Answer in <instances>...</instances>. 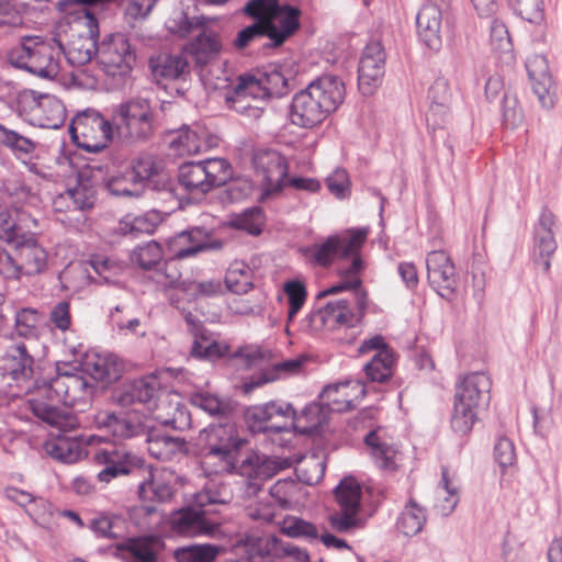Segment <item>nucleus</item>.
<instances>
[{
	"label": "nucleus",
	"mask_w": 562,
	"mask_h": 562,
	"mask_svg": "<svg viewBox=\"0 0 562 562\" xmlns=\"http://www.w3.org/2000/svg\"><path fill=\"white\" fill-rule=\"evenodd\" d=\"M252 91L257 92L263 102L270 98H280L289 92V78L279 67H270L257 76L245 75Z\"/></svg>",
	"instance_id": "obj_31"
},
{
	"label": "nucleus",
	"mask_w": 562,
	"mask_h": 562,
	"mask_svg": "<svg viewBox=\"0 0 562 562\" xmlns=\"http://www.w3.org/2000/svg\"><path fill=\"white\" fill-rule=\"evenodd\" d=\"M243 11L256 19V22L270 23L278 31H283V25L289 19L295 23V31L300 26V10L288 4L280 5L279 0H249Z\"/></svg>",
	"instance_id": "obj_21"
},
{
	"label": "nucleus",
	"mask_w": 562,
	"mask_h": 562,
	"mask_svg": "<svg viewBox=\"0 0 562 562\" xmlns=\"http://www.w3.org/2000/svg\"><path fill=\"white\" fill-rule=\"evenodd\" d=\"M225 284L236 294H245L252 288V272L244 261H234L226 271Z\"/></svg>",
	"instance_id": "obj_49"
},
{
	"label": "nucleus",
	"mask_w": 562,
	"mask_h": 562,
	"mask_svg": "<svg viewBox=\"0 0 562 562\" xmlns=\"http://www.w3.org/2000/svg\"><path fill=\"white\" fill-rule=\"evenodd\" d=\"M281 531L292 538H303L306 540H316L318 538L317 528L296 516H288L281 522Z\"/></svg>",
	"instance_id": "obj_59"
},
{
	"label": "nucleus",
	"mask_w": 562,
	"mask_h": 562,
	"mask_svg": "<svg viewBox=\"0 0 562 562\" xmlns=\"http://www.w3.org/2000/svg\"><path fill=\"white\" fill-rule=\"evenodd\" d=\"M155 109L147 98H131L112 111V123L117 138L127 145L144 144L155 133Z\"/></svg>",
	"instance_id": "obj_6"
},
{
	"label": "nucleus",
	"mask_w": 562,
	"mask_h": 562,
	"mask_svg": "<svg viewBox=\"0 0 562 562\" xmlns=\"http://www.w3.org/2000/svg\"><path fill=\"white\" fill-rule=\"evenodd\" d=\"M63 45L55 38L24 35L9 49L8 63L43 79H55L60 70Z\"/></svg>",
	"instance_id": "obj_5"
},
{
	"label": "nucleus",
	"mask_w": 562,
	"mask_h": 562,
	"mask_svg": "<svg viewBox=\"0 0 562 562\" xmlns=\"http://www.w3.org/2000/svg\"><path fill=\"white\" fill-rule=\"evenodd\" d=\"M295 32V23L289 19L283 25V31H278L270 23L255 22L237 33L234 40V46L237 49H244L256 41L268 37L269 42L262 45L263 48H274L281 46Z\"/></svg>",
	"instance_id": "obj_23"
},
{
	"label": "nucleus",
	"mask_w": 562,
	"mask_h": 562,
	"mask_svg": "<svg viewBox=\"0 0 562 562\" xmlns=\"http://www.w3.org/2000/svg\"><path fill=\"white\" fill-rule=\"evenodd\" d=\"M362 267H363V263H362L361 257L356 256L351 260V263L349 266L341 267L339 269V274L342 277V280L339 283L322 291L318 294V297L337 294V293L348 290V291H351V294H350L351 300H349V301L351 302L352 305H355L353 294L358 291H363L360 286L361 280L358 277V273L361 271Z\"/></svg>",
	"instance_id": "obj_43"
},
{
	"label": "nucleus",
	"mask_w": 562,
	"mask_h": 562,
	"mask_svg": "<svg viewBox=\"0 0 562 562\" xmlns=\"http://www.w3.org/2000/svg\"><path fill=\"white\" fill-rule=\"evenodd\" d=\"M66 199L70 200L75 212L85 214L94 207L95 189L89 181H78L75 187L66 190Z\"/></svg>",
	"instance_id": "obj_51"
},
{
	"label": "nucleus",
	"mask_w": 562,
	"mask_h": 562,
	"mask_svg": "<svg viewBox=\"0 0 562 562\" xmlns=\"http://www.w3.org/2000/svg\"><path fill=\"white\" fill-rule=\"evenodd\" d=\"M256 172L262 177L260 200H266L279 193L288 177V162L279 151L258 149L252 156Z\"/></svg>",
	"instance_id": "obj_15"
},
{
	"label": "nucleus",
	"mask_w": 562,
	"mask_h": 562,
	"mask_svg": "<svg viewBox=\"0 0 562 562\" xmlns=\"http://www.w3.org/2000/svg\"><path fill=\"white\" fill-rule=\"evenodd\" d=\"M72 142L89 153H98L106 147L114 134L112 120H106L95 110H86L77 114L70 125Z\"/></svg>",
	"instance_id": "obj_8"
},
{
	"label": "nucleus",
	"mask_w": 562,
	"mask_h": 562,
	"mask_svg": "<svg viewBox=\"0 0 562 562\" xmlns=\"http://www.w3.org/2000/svg\"><path fill=\"white\" fill-rule=\"evenodd\" d=\"M386 54L381 41L372 38L362 50L358 67V86L364 95H370L382 82Z\"/></svg>",
	"instance_id": "obj_16"
},
{
	"label": "nucleus",
	"mask_w": 562,
	"mask_h": 562,
	"mask_svg": "<svg viewBox=\"0 0 562 562\" xmlns=\"http://www.w3.org/2000/svg\"><path fill=\"white\" fill-rule=\"evenodd\" d=\"M479 408L454 400L451 428L454 434L464 436L471 431L477 419Z\"/></svg>",
	"instance_id": "obj_53"
},
{
	"label": "nucleus",
	"mask_w": 562,
	"mask_h": 562,
	"mask_svg": "<svg viewBox=\"0 0 562 562\" xmlns=\"http://www.w3.org/2000/svg\"><path fill=\"white\" fill-rule=\"evenodd\" d=\"M146 441L149 454L160 461H171L189 452L188 442L181 437L149 432Z\"/></svg>",
	"instance_id": "obj_37"
},
{
	"label": "nucleus",
	"mask_w": 562,
	"mask_h": 562,
	"mask_svg": "<svg viewBox=\"0 0 562 562\" xmlns=\"http://www.w3.org/2000/svg\"><path fill=\"white\" fill-rule=\"evenodd\" d=\"M181 291L191 297H210L222 292V283L218 279L204 281H183L180 283Z\"/></svg>",
	"instance_id": "obj_62"
},
{
	"label": "nucleus",
	"mask_w": 562,
	"mask_h": 562,
	"mask_svg": "<svg viewBox=\"0 0 562 562\" xmlns=\"http://www.w3.org/2000/svg\"><path fill=\"white\" fill-rule=\"evenodd\" d=\"M460 501L459 486L449 477L447 468L441 469V480L435 491L434 509L437 514L448 517Z\"/></svg>",
	"instance_id": "obj_40"
},
{
	"label": "nucleus",
	"mask_w": 562,
	"mask_h": 562,
	"mask_svg": "<svg viewBox=\"0 0 562 562\" xmlns=\"http://www.w3.org/2000/svg\"><path fill=\"white\" fill-rule=\"evenodd\" d=\"M95 423L100 429H105L120 439L144 435L149 428L145 416L137 411L120 413L101 412L95 416Z\"/></svg>",
	"instance_id": "obj_20"
},
{
	"label": "nucleus",
	"mask_w": 562,
	"mask_h": 562,
	"mask_svg": "<svg viewBox=\"0 0 562 562\" xmlns=\"http://www.w3.org/2000/svg\"><path fill=\"white\" fill-rule=\"evenodd\" d=\"M168 247L173 258L184 259L195 256L196 254L210 249L221 247V243H207V235L203 228L193 227L182 231L168 240Z\"/></svg>",
	"instance_id": "obj_28"
},
{
	"label": "nucleus",
	"mask_w": 562,
	"mask_h": 562,
	"mask_svg": "<svg viewBox=\"0 0 562 562\" xmlns=\"http://www.w3.org/2000/svg\"><path fill=\"white\" fill-rule=\"evenodd\" d=\"M66 121V108L55 95H41L33 108L32 124L42 128L57 130Z\"/></svg>",
	"instance_id": "obj_33"
},
{
	"label": "nucleus",
	"mask_w": 562,
	"mask_h": 562,
	"mask_svg": "<svg viewBox=\"0 0 562 562\" xmlns=\"http://www.w3.org/2000/svg\"><path fill=\"white\" fill-rule=\"evenodd\" d=\"M345 97V83L338 76H321L292 98L291 123L299 127L312 128L335 112Z\"/></svg>",
	"instance_id": "obj_3"
},
{
	"label": "nucleus",
	"mask_w": 562,
	"mask_h": 562,
	"mask_svg": "<svg viewBox=\"0 0 562 562\" xmlns=\"http://www.w3.org/2000/svg\"><path fill=\"white\" fill-rule=\"evenodd\" d=\"M426 521V508L420 506L415 498L409 497L397 518L396 527L403 535L412 537L423 530Z\"/></svg>",
	"instance_id": "obj_42"
},
{
	"label": "nucleus",
	"mask_w": 562,
	"mask_h": 562,
	"mask_svg": "<svg viewBox=\"0 0 562 562\" xmlns=\"http://www.w3.org/2000/svg\"><path fill=\"white\" fill-rule=\"evenodd\" d=\"M46 454L63 463H75L79 461L85 453L81 442L77 437H70L66 434L50 438L44 443Z\"/></svg>",
	"instance_id": "obj_38"
},
{
	"label": "nucleus",
	"mask_w": 562,
	"mask_h": 562,
	"mask_svg": "<svg viewBox=\"0 0 562 562\" xmlns=\"http://www.w3.org/2000/svg\"><path fill=\"white\" fill-rule=\"evenodd\" d=\"M41 313L36 308L24 307L15 313L14 329L23 338H36L40 334Z\"/></svg>",
	"instance_id": "obj_55"
},
{
	"label": "nucleus",
	"mask_w": 562,
	"mask_h": 562,
	"mask_svg": "<svg viewBox=\"0 0 562 562\" xmlns=\"http://www.w3.org/2000/svg\"><path fill=\"white\" fill-rule=\"evenodd\" d=\"M149 479L139 483L138 494L143 501H157L164 503L169 501L173 495L172 486L161 477L153 474L148 469L145 472Z\"/></svg>",
	"instance_id": "obj_50"
},
{
	"label": "nucleus",
	"mask_w": 562,
	"mask_h": 562,
	"mask_svg": "<svg viewBox=\"0 0 562 562\" xmlns=\"http://www.w3.org/2000/svg\"><path fill=\"white\" fill-rule=\"evenodd\" d=\"M232 167L224 158L183 162L178 169L179 184L191 194H206L226 184Z\"/></svg>",
	"instance_id": "obj_7"
},
{
	"label": "nucleus",
	"mask_w": 562,
	"mask_h": 562,
	"mask_svg": "<svg viewBox=\"0 0 562 562\" xmlns=\"http://www.w3.org/2000/svg\"><path fill=\"white\" fill-rule=\"evenodd\" d=\"M284 293L289 301L288 321L291 322L306 301V289L302 282L293 280L284 284Z\"/></svg>",
	"instance_id": "obj_64"
},
{
	"label": "nucleus",
	"mask_w": 562,
	"mask_h": 562,
	"mask_svg": "<svg viewBox=\"0 0 562 562\" xmlns=\"http://www.w3.org/2000/svg\"><path fill=\"white\" fill-rule=\"evenodd\" d=\"M127 515L131 524L143 531L156 530L164 521V514L153 504L135 505Z\"/></svg>",
	"instance_id": "obj_47"
},
{
	"label": "nucleus",
	"mask_w": 562,
	"mask_h": 562,
	"mask_svg": "<svg viewBox=\"0 0 562 562\" xmlns=\"http://www.w3.org/2000/svg\"><path fill=\"white\" fill-rule=\"evenodd\" d=\"M526 69L533 93L544 109L554 105V83L552 81L548 60L543 55L535 54L528 57Z\"/></svg>",
	"instance_id": "obj_24"
},
{
	"label": "nucleus",
	"mask_w": 562,
	"mask_h": 562,
	"mask_svg": "<svg viewBox=\"0 0 562 562\" xmlns=\"http://www.w3.org/2000/svg\"><path fill=\"white\" fill-rule=\"evenodd\" d=\"M95 33L90 26L88 35H79L71 40L67 47L63 46L61 54L74 66H82L89 63L93 56L98 57Z\"/></svg>",
	"instance_id": "obj_39"
},
{
	"label": "nucleus",
	"mask_w": 562,
	"mask_h": 562,
	"mask_svg": "<svg viewBox=\"0 0 562 562\" xmlns=\"http://www.w3.org/2000/svg\"><path fill=\"white\" fill-rule=\"evenodd\" d=\"M114 400L122 407L134 404L147 405L160 424L173 429L184 430L191 425L190 414L183 406L179 403L171 406L167 396H160L156 376H146L124 384L115 391Z\"/></svg>",
	"instance_id": "obj_4"
},
{
	"label": "nucleus",
	"mask_w": 562,
	"mask_h": 562,
	"mask_svg": "<svg viewBox=\"0 0 562 562\" xmlns=\"http://www.w3.org/2000/svg\"><path fill=\"white\" fill-rule=\"evenodd\" d=\"M94 460L103 469L98 473L97 477L102 483H110L112 480L130 474H144L147 467L144 461L123 447H109L98 449Z\"/></svg>",
	"instance_id": "obj_13"
},
{
	"label": "nucleus",
	"mask_w": 562,
	"mask_h": 562,
	"mask_svg": "<svg viewBox=\"0 0 562 562\" xmlns=\"http://www.w3.org/2000/svg\"><path fill=\"white\" fill-rule=\"evenodd\" d=\"M351 382L346 381L324 387L321 397L333 411H347L353 407V398L347 392Z\"/></svg>",
	"instance_id": "obj_52"
},
{
	"label": "nucleus",
	"mask_w": 562,
	"mask_h": 562,
	"mask_svg": "<svg viewBox=\"0 0 562 562\" xmlns=\"http://www.w3.org/2000/svg\"><path fill=\"white\" fill-rule=\"evenodd\" d=\"M131 259L140 268L149 270L162 259L161 246L157 241L150 240L145 245L136 247L132 252Z\"/></svg>",
	"instance_id": "obj_61"
},
{
	"label": "nucleus",
	"mask_w": 562,
	"mask_h": 562,
	"mask_svg": "<svg viewBox=\"0 0 562 562\" xmlns=\"http://www.w3.org/2000/svg\"><path fill=\"white\" fill-rule=\"evenodd\" d=\"M295 411L290 403L270 401L245 411V422L251 432H282L290 428Z\"/></svg>",
	"instance_id": "obj_11"
},
{
	"label": "nucleus",
	"mask_w": 562,
	"mask_h": 562,
	"mask_svg": "<svg viewBox=\"0 0 562 562\" xmlns=\"http://www.w3.org/2000/svg\"><path fill=\"white\" fill-rule=\"evenodd\" d=\"M353 303L349 299H341L328 302L323 308L312 313L311 324L314 328L335 329L338 326H353L363 316L368 306L366 291H358L353 294Z\"/></svg>",
	"instance_id": "obj_9"
},
{
	"label": "nucleus",
	"mask_w": 562,
	"mask_h": 562,
	"mask_svg": "<svg viewBox=\"0 0 562 562\" xmlns=\"http://www.w3.org/2000/svg\"><path fill=\"white\" fill-rule=\"evenodd\" d=\"M82 370L97 381L112 383L121 376L122 367L114 355L89 353L82 362Z\"/></svg>",
	"instance_id": "obj_35"
},
{
	"label": "nucleus",
	"mask_w": 562,
	"mask_h": 562,
	"mask_svg": "<svg viewBox=\"0 0 562 562\" xmlns=\"http://www.w3.org/2000/svg\"><path fill=\"white\" fill-rule=\"evenodd\" d=\"M170 147L179 155H192L201 150L202 140L196 132L183 126L177 131L176 136L170 142Z\"/></svg>",
	"instance_id": "obj_58"
},
{
	"label": "nucleus",
	"mask_w": 562,
	"mask_h": 562,
	"mask_svg": "<svg viewBox=\"0 0 562 562\" xmlns=\"http://www.w3.org/2000/svg\"><path fill=\"white\" fill-rule=\"evenodd\" d=\"M199 464L205 476L236 473L249 479L247 493L256 494L261 490L258 479L263 469L256 454L241 459L243 439L233 424H211L198 436Z\"/></svg>",
	"instance_id": "obj_2"
},
{
	"label": "nucleus",
	"mask_w": 562,
	"mask_h": 562,
	"mask_svg": "<svg viewBox=\"0 0 562 562\" xmlns=\"http://www.w3.org/2000/svg\"><path fill=\"white\" fill-rule=\"evenodd\" d=\"M226 104L235 112L250 119H259L263 112V100L252 91L245 75L237 78L236 85L225 95Z\"/></svg>",
	"instance_id": "obj_25"
},
{
	"label": "nucleus",
	"mask_w": 562,
	"mask_h": 562,
	"mask_svg": "<svg viewBox=\"0 0 562 562\" xmlns=\"http://www.w3.org/2000/svg\"><path fill=\"white\" fill-rule=\"evenodd\" d=\"M394 362L395 358L392 349L380 350L363 368L367 378L371 382L383 383L387 381L393 374Z\"/></svg>",
	"instance_id": "obj_48"
},
{
	"label": "nucleus",
	"mask_w": 562,
	"mask_h": 562,
	"mask_svg": "<svg viewBox=\"0 0 562 562\" xmlns=\"http://www.w3.org/2000/svg\"><path fill=\"white\" fill-rule=\"evenodd\" d=\"M232 495L224 484H207L203 491L196 494L195 503L199 507H204L212 504H227Z\"/></svg>",
	"instance_id": "obj_63"
},
{
	"label": "nucleus",
	"mask_w": 562,
	"mask_h": 562,
	"mask_svg": "<svg viewBox=\"0 0 562 562\" xmlns=\"http://www.w3.org/2000/svg\"><path fill=\"white\" fill-rule=\"evenodd\" d=\"M374 463L382 470L394 471L398 467L401 452L383 428H376L364 437Z\"/></svg>",
	"instance_id": "obj_27"
},
{
	"label": "nucleus",
	"mask_w": 562,
	"mask_h": 562,
	"mask_svg": "<svg viewBox=\"0 0 562 562\" xmlns=\"http://www.w3.org/2000/svg\"><path fill=\"white\" fill-rule=\"evenodd\" d=\"M36 368L31 346L24 341L11 342L0 355L3 374L31 393L27 404L33 414L64 432L74 430L78 425L77 418L59 404L67 407L86 404L91 395V385L82 375L61 372L59 367L55 378L33 381Z\"/></svg>",
	"instance_id": "obj_1"
},
{
	"label": "nucleus",
	"mask_w": 562,
	"mask_h": 562,
	"mask_svg": "<svg viewBox=\"0 0 562 562\" xmlns=\"http://www.w3.org/2000/svg\"><path fill=\"white\" fill-rule=\"evenodd\" d=\"M229 347L226 344L211 340L206 337L195 339L191 355L195 358L215 361L228 353Z\"/></svg>",
	"instance_id": "obj_60"
},
{
	"label": "nucleus",
	"mask_w": 562,
	"mask_h": 562,
	"mask_svg": "<svg viewBox=\"0 0 562 562\" xmlns=\"http://www.w3.org/2000/svg\"><path fill=\"white\" fill-rule=\"evenodd\" d=\"M170 524L173 531L183 536L213 535L220 527L218 522L206 519L205 512L192 508L176 512Z\"/></svg>",
	"instance_id": "obj_29"
},
{
	"label": "nucleus",
	"mask_w": 562,
	"mask_h": 562,
	"mask_svg": "<svg viewBox=\"0 0 562 562\" xmlns=\"http://www.w3.org/2000/svg\"><path fill=\"white\" fill-rule=\"evenodd\" d=\"M299 480L307 485L317 484L324 476L325 462L312 454L303 458L295 469Z\"/></svg>",
	"instance_id": "obj_56"
},
{
	"label": "nucleus",
	"mask_w": 562,
	"mask_h": 562,
	"mask_svg": "<svg viewBox=\"0 0 562 562\" xmlns=\"http://www.w3.org/2000/svg\"><path fill=\"white\" fill-rule=\"evenodd\" d=\"M490 390V378L483 372H473L457 384L454 400L480 408L488 403Z\"/></svg>",
	"instance_id": "obj_30"
},
{
	"label": "nucleus",
	"mask_w": 562,
	"mask_h": 562,
	"mask_svg": "<svg viewBox=\"0 0 562 562\" xmlns=\"http://www.w3.org/2000/svg\"><path fill=\"white\" fill-rule=\"evenodd\" d=\"M0 145L21 154H31L36 147L35 142L31 138L15 130L9 128L4 124H0Z\"/></svg>",
	"instance_id": "obj_57"
},
{
	"label": "nucleus",
	"mask_w": 562,
	"mask_h": 562,
	"mask_svg": "<svg viewBox=\"0 0 562 562\" xmlns=\"http://www.w3.org/2000/svg\"><path fill=\"white\" fill-rule=\"evenodd\" d=\"M104 189L109 194L115 198L137 199L144 193L143 184H138L128 169L120 175L108 178L104 182Z\"/></svg>",
	"instance_id": "obj_45"
},
{
	"label": "nucleus",
	"mask_w": 562,
	"mask_h": 562,
	"mask_svg": "<svg viewBox=\"0 0 562 562\" xmlns=\"http://www.w3.org/2000/svg\"><path fill=\"white\" fill-rule=\"evenodd\" d=\"M244 550L248 555V562L257 558H293L295 562H307L308 555L299 547L290 542H284L276 537H249L247 538Z\"/></svg>",
	"instance_id": "obj_19"
},
{
	"label": "nucleus",
	"mask_w": 562,
	"mask_h": 562,
	"mask_svg": "<svg viewBox=\"0 0 562 562\" xmlns=\"http://www.w3.org/2000/svg\"><path fill=\"white\" fill-rule=\"evenodd\" d=\"M334 493L339 510L329 517L331 527L339 532L358 527L361 522L359 518L361 485L352 477H345L336 486Z\"/></svg>",
	"instance_id": "obj_14"
},
{
	"label": "nucleus",
	"mask_w": 562,
	"mask_h": 562,
	"mask_svg": "<svg viewBox=\"0 0 562 562\" xmlns=\"http://www.w3.org/2000/svg\"><path fill=\"white\" fill-rule=\"evenodd\" d=\"M427 278L438 294L447 300L454 296L458 279L451 258L443 250L430 251L426 258Z\"/></svg>",
	"instance_id": "obj_18"
},
{
	"label": "nucleus",
	"mask_w": 562,
	"mask_h": 562,
	"mask_svg": "<svg viewBox=\"0 0 562 562\" xmlns=\"http://www.w3.org/2000/svg\"><path fill=\"white\" fill-rule=\"evenodd\" d=\"M441 10L434 3H427L418 11L416 18L418 35L431 49H438L441 45Z\"/></svg>",
	"instance_id": "obj_34"
},
{
	"label": "nucleus",
	"mask_w": 562,
	"mask_h": 562,
	"mask_svg": "<svg viewBox=\"0 0 562 562\" xmlns=\"http://www.w3.org/2000/svg\"><path fill=\"white\" fill-rule=\"evenodd\" d=\"M555 216L548 209H543L533 228V256L535 263L543 272L550 270V258L557 250L553 226Z\"/></svg>",
	"instance_id": "obj_22"
},
{
	"label": "nucleus",
	"mask_w": 562,
	"mask_h": 562,
	"mask_svg": "<svg viewBox=\"0 0 562 562\" xmlns=\"http://www.w3.org/2000/svg\"><path fill=\"white\" fill-rule=\"evenodd\" d=\"M368 236L367 228L350 229L339 235H331L321 244H314L306 254L323 267H328L335 259L360 256L359 251Z\"/></svg>",
	"instance_id": "obj_10"
},
{
	"label": "nucleus",
	"mask_w": 562,
	"mask_h": 562,
	"mask_svg": "<svg viewBox=\"0 0 562 562\" xmlns=\"http://www.w3.org/2000/svg\"><path fill=\"white\" fill-rule=\"evenodd\" d=\"M128 170L135 176L138 184H143V190L146 187L156 188V184H159L160 180H164L165 177L162 162L151 155L139 156L133 161Z\"/></svg>",
	"instance_id": "obj_41"
},
{
	"label": "nucleus",
	"mask_w": 562,
	"mask_h": 562,
	"mask_svg": "<svg viewBox=\"0 0 562 562\" xmlns=\"http://www.w3.org/2000/svg\"><path fill=\"white\" fill-rule=\"evenodd\" d=\"M218 547L212 544H190L173 551L177 562H213L218 554Z\"/></svg>",
	"instance_id": "obj_54"
},
{
	"label": "nucleus",
	"mask_w": 562,
	"mask_h": 562,
	"mask_svg": "<svg viewBox=\"0 0 562 562\" xmlns=\"http://www.w3.org/2000/svg\"><path fill=\"white\" fill-rule=\"evenodd\" d=\"M221 48L222 44L218 34L205 29L190 44V53L193 55L196 64L201 66L206 65L216 57Z\"/></svg>",
	"instance_id": "obj_44"
},
{
	"label": "nucleus",
	"mask_w": 562,
	"mask_h": 562,
	"mask_svg": "<svg viewBox=\"0 0 562 562\" xmlns=\"http://www.w3.org/2000/svg\"><path fill=\"white\" fill-rule=\"evenodd\" d=\"M15 272L12 280H20L22 276L33 277L43 273L48 266V255L33 236L22 235L14 243L12 255Z\"/></svg>",
	"instance_id": "obj_17"
},
{
	"label": "nucleus",
	"mask_w": 562,
	"mask_h": 562,
	"mask_svg": "<svg viewBox=\"0 0 562 562\" xmlns=\"http://www.w3.org/2000/svg\"><path fill=\"white\" fill-rule=\"evenodd\" d=\"M149 68L158 82L184 79L189 74V61L182 55L162 53L150 57Z\"/></svg>",
	"instance_id": "obj_36"
},
{
	"label": "nucleus",
	"mask_w": 562,
	"mask_h": 562,
	"mask_svg": "<svg viewBox=\"0 0 562 562\" xmlns=\"http://www.w3.org/2000/svg\"><path fill=\"white\" fill-rule=\"evenodd\" d=\"M428 100L426 121L432 128L441 127L449 115L451 103V90L447 79L439 77L434 81L428 91Z\"/></svg>",
	"instance_id": "obj_32"
},
{
	"label": "nucleus",
	"mask_w": 562,
	"mask_h": 562,
	"mask_svg": "<svg viewBox=\"0 0 562 562\" xmlns=\"http://www.w3.org/2000/svg\"><path fill=\"white\" fill-rule=\"evenodd\" d=\"M111 550L116 558L125 559L128 554L138 562H156L164 550V541L159 536L145 535L128 538Z\"/></svg>",
	"instance_id": "obj_26"
},
{
	"label": "nucleus",
	"mask_w": 562,
	"mask_h": 562,
	"mask_svg": "<svg viewBox=\"0 0 562 562\" xmlns=\"http://www.w3.org/2000/svg\"><path fill=\"white\" fill-rule=\"evenodd\" d=\"M98 59L108 76L124 77L135 66L136 53L125 34L114 33L98 46Z\"/></svg>",
	"instance_id": "obj_12"
},
{
	"label": "nucleus",
	"mask_w": 562,
	"mask_h": 562,
	"mask_svg": "<svg viewBox=\"0 0 562 562\" xmlns=\"http://www.w3.org/2000/svg\"><path fill=\"white\" fill-rule=\"evenodd\" d=\"M89 528L98 536L108 539H119L125 531V519L113 513H99L89 522Z\"/></svg>",
	"instance_id": "obj_46"
}]
</instances>
